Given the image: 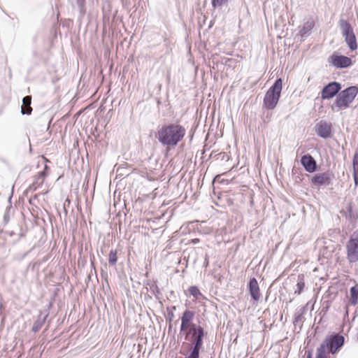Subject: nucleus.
Returning <instances> with one entry per match:
<instances>
[{
    "instance_id": "nucleus-6",
    "label": "nucleus",
    "mask_w": 358,
    "mask_h": 358,
    "mask_svg": "<svg viewBox=\"0 0 358 358\" xmlns=\"http://www.w3.org/2000/svg\"><path fill=\"white\" fill-rule=\"evenodd\" d=\"M346 255L350 263L358 261V230L352 234L346 243Z\"/></svg>"
},
{
    "instance_id": "nucleus-3",
    "label": "nucleus",
    "mask_w": 358,
    "mask_h": 358,
    "mask_svg": "<svg viewBox=\"0 0 358 358\" xmlns=\"http://www.w3.org/2000/svg\"><path fill=\"white\" fill-rule=\"evenodd\" d=\"M282 88L281 78L277 79L273 85L268 89L264 98V106L268 110L273 109L280 97Z\"/></svg>"
},
{
    "instance_id": "nucleus-23",
    "label": "nucleus",
    "mask_w": 358,
    "mask_h": 358,
    "mask_svg": "<svg viewBox=\"0 0 358 358\" xmlns=\"http://www.w3.org/2000/svg\"><path fill=\"white\" fill-rule=\"evenodd\" d=\"M229 0H212V6L213 8H219L228 3Z\"/></svg>"
},
{
    "instance_id": "nucleus-29",
    "label": "nucleus",
    "mask_w": 358,
    "mask_h": 358,
    "mask_svg": "<svg viewBox=\"0 0 358 358\" xmlns=\"http://www.w3.org/2000/svg\"><path fill=\"white\" fill-rule=\"evenodd\" d=\"M208 265V257L206 256V258H205V262H204V266L206 267H207Z\"/></svg>"
},
{
    "instance_id": "nucleus-20",
    "label": "nucleus",
    "mask_w": 358,
    "mask_h": 358,
    "mask_svg": "<svg viewBox=\"0 0 358 358\" xmlns=\"http://www.w3.org/2000/svg\"><path fill=\"white\" fill-rule=\"evenodd\" d=\"M350 302L353 306H355L358 303V289L356 287L350 288Z\"/></svg>"
},
{
    "instance_id": "nucleus-7",
    "label": "nucleus",
    "mask_w": 358,
    "mask_h": 358,
    "mask_svg": "<svg viewBox=\"0 0 358 358\" xmlns=\"http://www.w3.org/2000/svg\"><path fill=\"white\" fill-rule=\"evenodd\" d=\"M203 328L201 326H198L192 327V329L187 331L185 334V340L191 341V343H187V345H196L203 346Z\"/></svg>"
},
{
    "instance_id": "nucleus-15",
    "label": "nucleus",
    "mask_w": 358,
    "mask_h": 358,
    "mask_svg": "<svg viewBox=\"0 0 358 358\" xmlns=\"http://www.w3.org/2000/svg\"><path fill=\"white\" fill-rule=\"evenodd\" d=\"M45 174L44 171H40L34 177V181L31 185L27 189V192H34L36 191L44 182Z\"/></svg>"
},
{
    "instance_id": "nucleus-12",
    "label": "nucleus",
    "mask_w": 358,
    "mask_h": 358,
    "mask_svg": "<svg viewBox=\"0 0 358 358\" xmlns=\"http://www.w3.org/2000/svg\"><path fill=\"white\" fill-rule=\"evenodd\" d=\"M316 134L321 138L327 139L331 137V124L320 120L315 127Z\"/></svg>"
},
{
    "instance_id": "nucleus-19",
    "label": "nucleus",
    "mask_w": 358,
    "mask_h": 358,
    "mask_svg": "<svg viewBox=\"0 0 358 358\" xmlns=\"http://www.w3.org/2000/svg\"><path fill=\"white\" fill-rule=\"evenodd\" d=\"M191 346V351L189 355L185 358H199L200 350L203 348L202 345H189Z\"/></svg>"
},
{
    "instance_id": "nucleus-16",
    "label": "nucleus",
    "mask_w": 358,
    "mask_h": 358,
    "mask_svg": "<svg viewBox=\"0 0 358 358\" xmlns=\"http://www.w3.org/2000/svg\"><path fill=\"white\" fill-rule=\"evenodd\" d=\"M315 26V22L313 19L308 20L302 27V28L299 31V34L301 38L308 37L310 33L311 30Z\"/></svg>"
},
{
    "instance_id": "nucleus-24",
    "label": "nucleus",
    "mask_w": 358,
    "mask_h": 358,
    "mask_svg": "<svg viewBox=\"0 0 358 358\" xmlns=\"http://www.w3.org/2000/svg\"><path fill=\"white\" fill-rule=\"evenodd\" d=\"M352 165L353 172H358V153H355L353 157Z\"/></svg>"
},
{
    "instance_id": "nucleus-31",
    "label": "nucleus",
    "mask_w": 358,
    "mask_h": 358,
    "mask_svg": "<svg viewBox=\"0 0 358 358\" xmlns=\"http://www.w3.org/2000/svg\"><path fill=\"white\" fill-rule=\"evenodd\" d=\"M192 241L193 243H196L199 241V239H194Z\"/></svg>"
},
{
    "instance_id": "nucleus-28",
    "label": "nucleus",
    "mask_w": 358,
    "mask_h": 358,
    "mask_svg": "<svg viewBox=\"0 0 358 358\" xmlns=\"http://www.w3.org/2000/svg\"><path fill=\"white\" fill-rule=\"evenodd\" d=\"M353 178L355 185L358 184V172H353Z\"/></svg>"
},
{
    "instance_id": "nucleus-26",
    "label": "nucleus",
    "mask_w": 358,
    "mask_h": 358,
    "mask_svg": "<svg viewBox=\"0 0 358 358\" xmlns=\"http://www.w3.org/2000/svg\"><path fill=\"white\" fill-rule=\"evenodd\" d=\"M76 4L80 8V10H83L85 6V0H75Z\"/></svg>"
},
{
    "instance_id": "nucleus-13",
    "label": "nucleus",
    "mask_w": 358,
    "mask_h": 358,
    "mask_svg": "<svg viewBox=\"0 0 358 358\" xmlns=\"http://www.w3.org/2000/svg\"><path fill=\"white\" fill-rule=\"evenodd\" d=\"M301 163L306 171L313 173L316 171V161L311 155L308 154L303 155L301 159Z\"/></svg>"
},
{
    "instance_id": "nucleus-8",
    "label": "nucleus",
    "mask_w": 358,
    "mask_h": 358,
    "mask_svg": "<svg viewBox=\"0 0 358 358\" xmlns=\"http://www.w3.org/2000/svg\"><path fill=\"white\" fill-rule=\"evenodd\" d=\"M328 62L330 66H332L336 69H345L348 68L352 65V61L351 58L340 55L336 52H334L329 58Z\"/></svg>"
},
{
    "instance_id": "nucleus-1",
    "label": "nucleus",
    "mask_w": 358,
    "mask_h": 358,
    "mask_svg": "<svg viewBox=\"0 0 358 358\" xmlns=\"http://www.w3.org/2000/svg\"><path fill=\"white\" fill-rule=\"evenodd\" d=\"M185 129L178 124H170L163 126L158 130L157 138L164 146L174 147L185 136Z\"/></svg>"
},
{
    "instance_id": "nucleus-17",
    "label": "nucleus",
    "mask_w": 358,
    "mask_h": 358,
    "mask_svg": "<svg viewBox=\"0 0 358 358\" xmlns=\"http://www.w3.org/2000/svg\"><path fill=\"white\" fill-rule=\"evenodd\" d=\"M31 101V97L30 96H27L23 98V106L22 107V113L23 115H29L31 113V108L30 106Z\"/></svg>"
},
{
    "instance_id": "nucleus-25",
    "label": "nucleus",
    "mask_w": 358,
    "mask_h": 358,
    "mask_svg": "<svg viewBox=\"0 0 358 358\" xmlns=\"http://www.w3.org/2000/svg\"><path fill=\"white\" fill-rule=\"evenodd\" d=\"M316 358H327V355L324 354L323 347L317 349Z\"/></svg>"
},
{
    "instance_id": "nucleus-4",
    "label": "nucleus",
    "mask_w": 358,
    "mask_h": 358,
    "mask_svg": "<svg viewBox=\"0 0 358 358\" xmlns=\"http://www.w3.org/2000/svg\"><path fill=\"white\" fill-rule=\"evenodd\" d=\"M344 343L345 338L343 336L338 334H334L327 336L320 344L319 348L323 347L324 355H326L327 350L329 353L334 355L340 350L344 345Z\"/></svg>"
},
{
    "instance_id": "nucleus-14",
    "label": "nucleus",
    "mask_w": 358,
    "mask_h": 358,
    "mask_svg": "<svg viewBox=\"0 0 358 358\" xmlns=\"http://www.w3.org/2000/svg\"><path fill=\"white\" fill-rule=\"evenodd\" d=\"M248 288L252 299L255 301H259L261 297V293L256 278H252L250 280Z\"/></svg>"
},
{
    "instance_id": "nucleus-27",
    "label": "nucleus",
    "mask_w": 358,
    "mask_h": 358,
    "mask_svg": "<svg viewBox=\"0 0 358 358\" xmlns=\"http://www.w3.org/2000/svg\"><path fill=\"white\" fill-rule=\"evenodd\" d=\"M41 324H39V323L38 324L37 322H35L33 326V330L34 331H37L41 328Z\"/></svg>"
},
{
    "instance_id": "nucleus-30",
    "label": "nucleus",
    "mask_w": 358,
    "mask_h": 358,
    "mask_svg": "<svg viewBox=\"0 0 358 358\" xmlns=\"http://www.w3.org/2000/svg\"><path fill=\"white\" fill-rule=\"evenodd\" d=\"M306 358H312V354L310 352H308L306 355Z\"/></svg>"
},
{
    "instance_id": "nucleus-2",
    "label": "nucleus",
    "mask_w": 358,
    "mask_h": 358,
    "mask_svg": "<svg viewBox=\"0 0 358 358\" xmlns=\"http://www.w3.org/2000/svg\"><path fill=\"white\" fill-rule=\"evenodd\" d=\"M358 94V87L351 86L341 91L336 97L334 110L339 111L348 108Z\"/></svg>"
},
{
    "instance_id": "nucleus-10",
    "label": "nucleus",
    "mask_w": 358,
    "mask_h": 358,
    "mask_svg": "<svg viewBox=\"0 0 358 358\" xmlns=\"http://www.w3.org/2000/svg\"><path fill=\"white\" fill-rule=\"evenodd\" d=\"M341 89V85L337 82H331L327 85L322 90L321 97L323 99L333 98Z\"/></svg>"
},
{
    "instance_id": "nucleus-11",
    "label": "nucleus",
    "mask_w": 358,
    "mask_h": 358,
    "mask_svg": "<svg viewBox=\"0 0 358 358\" xmlns=\"http://www.w3.org/2000/svg\"><path fill=\"white\" fill-rule=\"evenodd\" d=\"M333 174L330 171L318 173L314 175L311 179V182L315 185L327 186L331 183Z\"/></svg>"
},
{
    "instance_id": "nucleus-21",
    "label": "nucleus",
    "mask_w": 358,
    "mask_h": 358,
    "mask_svg": "<svg viewBox=\"0 0 358 358\" xmlns=\"http://www.w3.org/2000/svg\"><path fill=\"white\" fill-rule=\"evenodd\" d=\"M189 294L192 295L196 299H200L203 298L202 294L199 291L197 287L191 286L188 289Z\"/></svg>"
},
{
    "instance_id": "nucleus-18",
    "label": "nucleus",
    "mask_w": 358,
    "mask_h": 358,
    "mask_svg": "<svg viewBox=\"0 0 358 358\" xmlns=\"http://www.w3.org/2000/svg\"><path fill=\"white\" fill-rule=\"evenodd\" d=\"M305 288L304 275H299L297 278L296 284L294 289V294H300Z\"/></svg>"
},
{
    "instance_id": "nucleus-22",
    "label": "nucleus",
    "mask_w": 358,
    "mask_h": 358,
    "mask_svg": "<svg viewBox=\"0 0 358 358\" xmlns=\"http://www.w3.org/2000/svg\"><path fill=\"white\" fill-rule=\"evenodd\" d=\"M117 261V251L110 250L108 257V262L111 266H115Z\"/></svg>"
},
{
    "instance_id": "nucleus-9",
    "label": "nucleus",
    "mask_w": 358,
    "mask_h": 358,
    "mask_svg": "<svg viewBox=\"0 0 358 358\" xmlns=\"http://www.w3.org/2000/svg\"><path fill=\"white\" fill-rule=\"evenodd\" d=\"M195 313L189 310H185L181 317V325L180 328V332L192 329V327H197L193 323Z\"/></svg>"
},
{
    "instance_id": "nucleus-5",
    "label": "nucleus",
    "mask_w": 358,
    "mask_h": 358,
    "mask_svg": "<svg viewBox=\"0 0 358 358\" xmlns=\"http://www.w3.org/2000/svg\"><path fill=\"white\" fill-rule=\"evenodd\" d=\"M341 34L345 38V41L351 50L357 49V43L355 34L350 24L345 19H340L338 22Z\"/></svg>"
}]
</instances>
